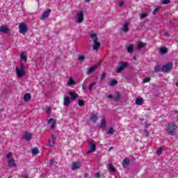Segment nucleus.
<instances>
[{"label":"nucleus","mask_w":178,"mask_h":178,"mask_svg":"<svg viewBox=\"0 0 178 178\" xmlns=\"http://www.w3.org/2000/svg\"><path fill=\"white\" fill-rule=\"evenodd\" d=\"M149 81H151V78L149 77L143 79V83H149Z\"/></svg>","instance_id":"obj_43"},{"label":"nucleus","mask_w":178,"mask_h":178,"mask_svg":"<svg viewBox=\"0 0 178 178\" xmlns=\"http://www.w3.org/2000/svg\"><path fill=\"white\" fill-rule=\"evenodd\" d=\"M69 94L71 97L72 101H74V99H76V98H78L79 97V95L74 92H69Z\"/></svg>","instance_id":"obj_17"},{"label":"nucleus","mask_w":178,"mask_h":178,"mask_svg":"<svg viewBox=\"0 0 178 178\" xmlns=\"http://www.w3.org/2000/svg\"><path fill=\"white\" fill-rule=\"evenodd\" d=\"M162 3L163 5H168V3H170V0H163Z\"/></svg>","instance_id":"obj_39"},{"label":"nucleus","mask_w":178,"mask_h":178,"mask_svg":"<svg viewBox=\"0 0 178 178\" xmlns=\"http://www.w3.org/2000/svg\"><path fill=\"white\" fill-rule=\"evenodd\" d=\"M8 165L9 168L16 167V163L15 162V160H13V159L8 160Z\"/></svg>","instance_id":"obj_19"},{"label":"nucleus","mask_w":178,"mask_h":178,"mask_svg":"<svg viewBox=\"0 0 178 178\" xmlns=\"http://www.w3.org/2000/svg\"><path fill=\"white\" fill-rule=\"evenodd\" d=\"M170 34L169 33V32H166L165 33V37H170Z\"/></svg>","instance_id":"obj_55"},{"label":"nucleus","mask_w":178,"mask_h":178,"mask_svg":"<svg viewBox=\"0 0 178 178\" xmlns=\"http://www.w3.org/2000/svg\"><path fill=\"white\" fill-rule=\"evenodd\" d=\"M176 131H177V126L175 122L168 124L167 127V134L168 136H175Z\"/></svg>","instance_id":"obj_1"},{"label":"nucleus","mask_w":178,"mask_h":178,"mask_svg":"<svg viewBox=\"0 0 178 178\" xmlns=\"http://www.w3.org/2000/svg\"><path fill=\"white\" fill-rule=\"evenodd\" d=\"M162 151H163V147H160L159 149H158L156 150L157 155H161V154H162Z\"/></svg>","instance_id":"obj_35"},{"label":"nucleus","mask_w":178,"mask_h":178,"mask_svg":"<svg viewBox=\"0 0 178 178\" xmlns=\"http://www.w3.org/2000/svg\"><path fill=\"white\" fill-rule=\"evenodd\" d=\"M91 0H85L86 2H90Z\"/></svg>","instance_id":"obj_61"},{"label":"nucleus","mask_w":178,"mask_h":178,"mask_svg":"<svg viewBox=\"0 0 178 178\" xmlns=\"http://www.w3.org/2000/svg\"><path fill=\"white\" fill-rule=\"evenodd\" d=\"M90 38H93V49H95V51L99 49V47H101V43L98 42V38H97V33H92L90 35Z\"/></svg>","instance_id":"obj_2"},{"label":"nucleus","mask_w":178,"mask_h":178,"mask_svg":"<svg viewBox=\"0 0 178 178\" xmlns=\"http://www.w3.org/2000/svg\"><path fill=\"white\" fill-rule=\"evenodd\" d=\"M90 120H92L93 123H96L97 120H98V117L95 115H93L90 117Z\"/></svg>","instance_id":"obj_29"},{"label":"nucleus","mask_w":178,"mask_h":178,"mask_svg":"<svg viewBox=\"0 0 178 178\" xmlns=\"http://www.w3.org/2000/svg\"><path fill=\"white\" fill-rule=\"evenodd\" d=\"M114 101L115 102H118V101H120V93L119 92H115V97H114Z\"/></svg>","instance_id":"obj_24"},{"label":"nucleus","mask_w":178,"mask_h":178,"mask_svg":"<svg viewBox=\"0 0 178 178\" xmlns=\"http://www.w3.org/2000/svg\"><path fill=\"white\" fill-rule=\"evenodd\" d=\"M20 58L21 60H24L25 63H27V57H26V56H24V53H22L20 55Z\"/></svg>","instance_id":"obj_26"},{"label":"nucleus","mask_w":178,"mask_h":178,"mask_svg":"<svg viewBox=\"0 0 178 178\" xmlns=\"http://www.w3.org/2000/svg\"><path fill=\"white\" fill-rule=\"evenodd\" d=\"M54 163H55V160L54 159L50 160V163H49L50 166H52V165H54Z\"/></svg>","instance_id":"obj_52"},{"label":"nucleus","mask_w":178,"mask_h":178,"mask_svg":"<svg viewBox=\"0 0 178 178\" xmlns=\"http://www.w3.org/2000/svg\"><path fill=\"white\" fill-rule=\"evenodd\" d=\"M83 90H86L87 88V84L86 83V81L83 82L82 85Z\"/></svg>","instance_id":"obj_48"},{"label":"nucleus","mask_w":178,"mask_h":178,"mask_svg":"<svg viewBox=\"0 0 178 178\" xmlns=\"http://www.w3.org/2000/svg\"><path fill=\"white\" fill-rule=\"evenodd\" d=\"M145 45H147V43L140 41L138 44L137 46V49H143V48H144V47H145Z\"/></svg>","instance_id":"obj_21"},{"label":"nucleus","mask_w":178,"mask_h":178,"mask_svg":"<svg viewBox=\"0 0 178 178\" xmlns=\"http://www.w3.org/2000/svg\"><path fill=\"white\" fill-rule=\"evenodd\" d=\"M148 15H147V13H142L140 15V19H145V17H147Z\"/></svg>","instance_id":"obj_41"},{"label":"nucleus","mask_w":178,"mask_h":178,"mask_svg":"<svg viewBox=\"0 0 178 178\" xmlns=\"http://www.w3.org/2000/svg\"><path fill=\"white\" fill-rule=\"evenodd\" d=\"M137 60V57H136V56H134V60Z\"/></svg>","instance_id":"obj_59"},{"label":"nucleus","mask_w":178,"mask_h":178,"mask_svg":"<svg viewBox=\"0 0 178 178\" xmlns=\"http://www.w3.org/2000/svg\"><path fill=\"white\" fill-rule=\"evenodd\" d=\"M15 70L18 77H23V76H25L26 74V72H24V70H19V67H16Z\"/></svg>","instance_id":"obj_9"},{"label":"nucleus","mask_w":178,"mask_h":178,"mask_svg":"<svg viewBox=\"0 0 178 178\" xmlns=\"http://www.w3.org/2000/svg\"><path fill=\"white\" fill-rule=\"evenodd\" d=\"M86 59V57L84 56H79L78 58V60L80 62H83Z\"/></svg>","instance_id":"obj_37"},{"label":"nucleus","mask_w":178,"mask_h":178,"mask_svg":"<svg viewBox=\"0 0 178 178\" xmlns=\"http://www.w3.org/2000/svg\"><path fill=\"white\" fill-rule=\"evenodd\" d=\"M100 129H106V120L105 118L102 119V122L99 125Z\"/></svg>","instance_id":"obj_22"},{"label":"nucleus","mask_w":178,"mask_h":178,"mask_svg":"<svg viewBox=\"0 0 178 178\" xmlns=\"http://www.w3.org/2000/svg\"><path fill=\"white\" fill-rule=\"evenodd\" d=\"M23 138L25 140V141H30L33 138V134L26 132L23 136Z\"/></svg>","instance_id":"obj_11"},{"label":"nucleus","mask_w":178,"mask_h":178,"mask_svg":"<svg viewBox=\"0 0 178 178\" xmlns=\"http://www.w3.org/2000/svg\"><path fill=\"white\" fill-rule=\"evenodd\" d=\"M97 69H98V65H94V66L88 68L87 74L88 75L92 74V73H94L95 72V70H97Z\"/></svg>","instance_id":"obj_13"},{"label":"nucleus","mask_w":178,"mask_h":178,"mask_svg":"<svg viewBox=\"0 0 178 178\" xmlns=\"http://www.w3.org/2000/svg\"><path fill=\"white\" fill-rule=\"evenodd\" d=\"M30 99H31V95H30V93H26L24 96V100L25 102H28Z\"/></svg>","instance_id":"obj_23"},{"label":"nucleus","mask_w":178,"mask_h":178,"mask_svg":"<svg viewBox=\"0 0 178 178\" xmlns=\"http://www.w3.org/2000/svg\"><path fill=\"white\" fill-rule=\"evenodd\" d=\"M115 97H113V95L110 94L108 95L107 98H108V99H113Z\"/></svg>","instance_id":"obj_51"},{"label":"nucleus","mask_w":178,"mask_h":178,"mask_svg":"<svg viewBox=\"0 0 178 178\" xmlns=\"http://www.w3.org/2000/svg\"><path fill=\"white\" fill-rule=\"evenodd\" d=\"M111 149H113V147H111L109 148V149H108V152H109V151H111Z\"/></svg>","instance_id":"obj_58"},{"label":"nucleus","mask_w":178,"mask_h":178,"mask_svg":"<svg viewBox=\"0 0 178 178\" xmlns=\"http://www.w3.org/2000/svg\"><path fill=\"white\" fill-rule=\"evenodd\" d=\"M40 152V150L38 149V148L37 147H34L33 149H32V154L33 155H38Z\"/></svg>","instance_id":"obj_28"},{"label":"nucleus","mask_w":178,"mask_h":178,"mask_svg":"<svg viewBox=\"0 0 178 178\" xmlns=\"http://www.w3.org/2000/svg\"><path fill=\"white\" fill-rule=\"evenodd\" d=\"M77 22L78 23H81L84 20V11H79L77 15Z\"/></svg>","instance_id":"obj_7"},{"label":"nucleus","mask_w":178,"mask_h":178,"mask_svg":"<svg viewBox=\"0 0 178 178\" xmlns=\"http://www.w3.org/2000/svg\"><path fill=\"white\" fill-rule=\"evenodd\" d=\"M118 83V81L116 79H113L110 83H109V86H111V87H113L115 86H116V84Z\"/></svg>","instance_id":"obj_31"},{"label":"nucleus","mask_w":178,"mask_h":178,"mask_svg":"<svg viewBox=\"0 0 178 178\" xmlns=\"http://www.w3.org/2000/svg\"><path fill=\"white\" fill-rule=\"evenodd\" d=\"M109 169L111 172H116V169L113 167V164H110L109 165Z\"/></svg>","instance_id":"obj_34"},{"label":"nucleus","mask_w":178,"mask_h":178,"mask_svg":"<svg viewBox=\"0 0 178 178\" xmlns=\"http://www.w3.org/2000/svg\"><path fill=\"white\" fill-rule=\"evenodd\" d=\"M159 52L160 55H165V54H168V48L165 47H162L159 49Z\"/></svg>","instance_id":"obj_15"},{"label":"nucleus","mask_w":178,"mask_h":178,"mask_svg":"<svg viewBox=\"0 0 178 178\" xmlns=\"http://www.w3.org/2000/svg\"><path fill=\"white\" fill-rule=\"evenodd\" d=\"M0 33H4L5 34H8V35H10V31L5 25H2L0 27Z\"/></svg>","instance_id":"obj_8"},{"label":"nucleus","mask_w":178,"mask_h":178,"mask_svg":"<svg viewBox=\"0 0 178 178\" xmlns=\"http://www.w3.org/2000/svg\"><path fill=\"white\" fill-rule=\"evenodd\" d=\"M145 129H148V127H149V124H148V123L145 122Z\"/></svg>","instance_id":"obj_54"},{"label":"nucleus","mask_w":178,"mask_h":178,"mask_svg":"<svg viewBox=\"0 0 178 178\" xmlns=\"http://www.w3.org/2000/svg\"><path fill=\"white\" fill-rule=\"evenodd\" d=\"M106 77V74H105L104 72L102 74L101 77H100V80H104V79Z\"/></svg>","instance_id":"obj_45"},{"label":"nucleus","mask_w":178,"mask_h":178,"mask_svg":"<svg viewBox=\"0 0 178 178\" xmlns=\"http://www.w3.org/2000/svg\"><path fill=\"white\" fill-rule=\"evenodd\" d=\"M6 158H8V159L13 158V154H12V152H9V153L6 155Z\"/></svg>","instance_id":"obj_47"},{"label":"nucleus","mask_w":178,"mask_h":178,"mask_svg":"<svg viewBox=\"0 0 178 178\" xmlns=\"http://www.w3.org/2000/svg\"><path fill=\"white\" fill-rule=\"evenodd\" d=\"M78 105H79V106H84V101H83V100H79V101H78Z\"/></svg>","instance_id":"obj_38"},{"label":"nucleus","mask_w":178,"mask_h":178,"mask_svg":"<svg viewBox=\"0 0 178 178\" xmlns=\"http://www.w3.org/2000/svg\"><path fill=\"white\" fill-rule=\"evenodd\" d=\"M134 51V45L131 44L127 47V52L131 54Z\"/></svg>","instance_id":"obj_25"},{"label":"nucleus","mask_w":178,"mask_h":178,"mask_svg":"<svg viewBox=\"0 0 178 178\" xmlns=\"http://www.w3.org/2000/svg\"><path fill=\"white\" fill-rule=\"evenodd\" d=\"M130 25V22H126L122 24V30L124 33H127L129 31V26Z\"/></svg>","instance_id":"obj_12"},{"label":"nucleus","mask_w":178,"mask_h":178,"mask_svg":"<svg viewBox=\"0 0 178 178\" xmlns=\"http://www.w3.org/2000/svg\"><path fill=\"white\" fill-rule=\"evenodd\" d=\"M95 84H97V83L93 82V83H92L88 86L90 91H91V90H92V87H94V86H95Z\"/></svg>","instance_id":"obj_40"},{"label":"nucleus","mask_w":178,"mask_h":178,"mask_svg":"<svg viewBox=\"0 0 178 178\" xmlns=\"http://www.w3.org/2000/svg\"><path fill=\"white\" fill-rule=\"evenodd\" d=\"M172 69H173V63H168L163 65L161 72H163V73H169Z\"/></svg>","instance_id":"obj_3"},{"label":"nucleus","mask_w":178,"mask_h":178,"mask_svg":"<svg viewBox=\"0 0 178 178\" xmlns=\"http://www.w3.org/2000/svg\"><path fill=\"white\" fill-rule=\"evenodd\" d=\"M175 86H176V87H178V82L175 83Z\"/></svg>","instance_id":"obj_60"},{"label":"nucleus","mask_w":178,"mask_h":178,"mask_svg":"<svg viewBox=\"0 0 178 178\" xmlns=\"http://www.w3.org/2000/svg\"><path fill=\"white\" fill-rule=\"evenodd\" d=\"M135 104L136 105H143V98H137Z\"/></svg>","instance_id":"obj_27"},{"label":"nucleus","mask_w":178,"mask_h":178,"mask_svg":"<svg viewBox=\"0 0 178 178\" xmlns=\"http://www.w3.org/2000/svg\"><path fill=\"white\" fill-rule=\"evenodd\" d=\"M76 84V82L74 81V80L73 79V78H70L68 81L67 85L68 86H73Z\"/></svg>","instance_id":"obj_30"},{"label":"nucleus","mask_w":178,"mask_h":178,"mask_svg":"<svg viewBox=\"0 0 178 178\" xmlns=\"http://www.w3.org/2000/svg\"><path fill=\"white\" fill-rule=\"evenodd\" d=\"M19 33L21 34H26V33H27V31H29V27L27 26V24H24V23H21L19 25Z\"/></svg>","instance_id":"obj_5"},{"label":"nucleus","mask_w":178,"mask_h":178,"mask_svg":"<svg viewBox=\"0 0 178 178\" xmlns=\"http://www.w3.org/2000/svg\"><path fill=\"white\" fill-rule=\"evenodd\" d=\"M107 133L108 134H111V136H113V133H115V129H113V127H110Z\"/></svg>","instance_id":"obj_33"},{"label":"nucleus","mask_w":178,"mask_h":178,"mask_svg":"<svg viewBox=\"0 0 178 178\" xmlns=\"http://www.w3.org/2000/svg\"><path fill=\"white\" fill-rule=\"evenodd\" d=\"M143 136H145V137H148V136H149V133H148V131L147 129H145Z\"/></svg>","instance_id":"obj_44"},{"label":"nucleus","mask_w":178,"mask_h":178,"mask_svg":"<svg viewBox=\"0 0 178 178\" xmlns=\"http://www.w3.org/2000/svg\"><path fill=\"white\" fill-rule=\"evenodd\" d=\"M159 9H161L160 7L156 8L153 10L152 15H153L154 16H155V15H156V12H158V10H159Z\"/></svg>","instance_id":"obj_36"},{"label":"nucleus","mask_w":178,"mask_h":178,"mask_svg":"<svg viewBox=\"0 0 178 178\" xmlns=\"http://www.w3.org/2000/svg\"><path fill=\"white\" fill-rule=\"evenodd\" d=\"M51 138L53 140V144H55V141H56V136H55V134L51 135Z\"/></svg>","instance_id":"obj_46"},{"label":"nucleus","mask_w":178,"mask_h":178,"mask_svg":"<svg viewBox=\"0 0 178 178\" xmlns=\"http://www.w3.org/2000/svg\"><path fill=\"white\" fill-rule=\"evenodd\" d=\"M95 178H100L101 177V174L99 172H97L95 175Z\"/></svg>","instance_id":"obj_49"},{"label":"nucleus","mask_w":178,"mask_h":178,"mask_svg":"<svg viewBox=\"0 0 178 178\" xmlns=\"http://www.w3.org/2000/svg\"><path fill=\"white\" fill-rule=\"evenodd\" d=\"M161 70H162V69H161V65H156L154 67V72H156V73H159Z\"/></svg>","instance_id":"obj_32"},{"label":"nucleus","mask_w":178,"mask_h":178,"mask_svg":"<svg viewBox=\"0 0 178 178\" xmlns=\"http://www.w3.org/2000/svg\"><path fill=\"white\" fill-rule=\"evenodd\" d=\"M129 165H130V160L129 159V158H126L122 161V166L123 168H127V166H129Z\"/></svg>","instance_id":"obj_16"},{"label":"nucleus","mask_w":178,"mask_h":178,"mask_svg":"<svg viewBox=\"0 0 178 178\" xmlns=\"http://www.w3.org/2000/svg\"><path fill=\"white\" fill-rule=\"evenodd\" d=\"M90 150L86 152V154L88 155L91 152H94L97 149V145H95L92 141H89Z\"/></svg>","instance_id":"obj_6"},{"label":"nucleus","mask_w":178,"mask_h":178,"mask_svg":"<svg viewBox=\"0 0 178 178\" xmlns=\"http://www.w3.org/2000/svg\"><path fill=\"white\" fill-rule=\"evenodd\" d=\"M46 113H47V115H49V113H51V108L49 107L46 108Z\"/></svg>","instance_id":"obj_50"},{"label":"nucleus","mask_w":178,"mask_h":178,"mask_svg":"<svg viewBox=\"0 0 178 178\" xmlns=\"http://www.w3.org/2000/svg\"><path fill=\"white\" fill-rule=\"evenodd\" d=\"M24 178H29V175L27 174L24 175Z\"/></svg>","instance_id":"obj_57"},{"label":"nucleus","mask_w":178,"mask_h":178,"mask_svg":"<svg viewBox=\"0 0 178 178\" xmlns=\"http://www.w3.org/2000/svg\"><path fill=\"white\" fill-rule=\"evenodd\" d=\"M49 146L52 147V143H51V140L49 139Z\"/></svg>","instance_id":"obj_56"},{"label":"nucleus","mask_w":178,"mask_h":178,"mask_svg":"<svg viewBox=\"0 0 178 178\" xmlns=\"http://www.w3.org/2000/svg\"><path fill=\"white\" fill-rule=\"evenodd\" d=\"M80 166L81 164L79 162L73 163L72 164V170H77V169H80Z\"/></svg>","instance_id":"obj_18"},{"label":"nucleus","mask_w":178,"mask_h":178,"mask_svg":"<svg viewBox=\"0 0 178 178\" xmlns=\"http://www.w3.org/2000/svg\"><path fill=\"white\" fill-rule=\"evenodd\" d=\"M69 105H70V97H64V106H69Z\"/></svg>","instance_id":"obj_20"},{"label":"nucleus","mask_w":178,"mask_h":178,"mask_svg":"<svg viewBox=\"0 0 178 178\" xmlns=\"http://www.w3.org/2000/svg\"><path fill=\"white\" fill-rule=\"evenodd\" d=\"M123 5H124V1H121V2H120V3H119V7H120V8H122V6H123Z\"/></svg>","instance_id":"obj_53"},{"label":"nucleus","mask_w":178,"mask_h":178,"mask_svg":"<svg viewBox=\"0 0 178 178\" xmlns=\"http://www.w3.org/2000/svg\"><path fill=\"white\" fill-rule=\"evenodd\" d=\"M24 69H25L24 65L23 64L22 62H21L19 70H24Z\"/></svg>","instance_id":"obj_42"},{"label":"nucleus","mask_w":178,"mask_h":178,"mask_svg":"<svg viewBox=\"0 0 178 178\" xmlns=\"http://www.w3.org/2000/svg\"><path fill=\"white\" fill-rule=\"evenodd\" d=\"M51 129H55V125L56 124V120H54V118H50L48 120L47 124H51Z\"/></svg>","instance_id":"obj_14"},{"label":"nucleus","mask_w":178,"mask_h":178,"mask_svg":"<svg viewBox=\"0 0 178 178\" xmlns=\"http://www.w3.org/2000/svg\"><path fill=\"white\" fill-rule=\"evenodd\" d=\"M49 13H51V9L48 8L42 15V17H40L41 20H45V19H47V17H48V16H49Z\"/></svg>","instance_id":"obj_10"},{"label":"nucleus","mask_w":178,"mask_h":178,"mask_svg":"<svg viewBox=\"0 0 178 178\" xmlns=\"http://www.w3.org/2000/svg\"><path fill=\"white\" fill-rule=\"evenodd\" d=\"M127 66H129V63L121 61L118 65L116 73H122V70H124Z\"/></svg>","instance_id":"obj_4"}]
</instances>
